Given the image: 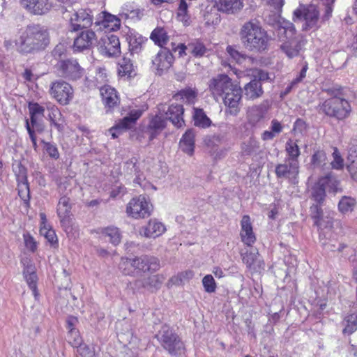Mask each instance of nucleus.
I'll return each mask as SVG.
<instances>
[{
  "label": "nucleus",
  "instance_id": "23",
  "mask_svg": "<svg viewBox=\"0 0 357 357\" xmlns=\"http://www.w3.org/2000/svg\"><path fill=\"white\" fill-rule=\"evenodd\" d=\"M22 6L30 13L35 15H43L51 8L49 0H20Z\"/></svg>",
  "mask_w": 357,
  "mask_h": 357
},
{
  "label": "nucleus",
  "instance_id": "63",
  "mask_svg": "<svg viewBox=\"0 0 357 357\" xmlns=\"http://www.w3.org/2000/svg\"><path fill=\"white\" fill-rule=\"evenodd\" d=\"M259 146L256 141L250 139L248 144H245V146L243 147V151L247 154H250L252 151H255Z\"/></svg>",
  "mask_w": 357,
  "mask_h": 357
},
{
  "label": "nucleus",
  "instance_id": "9",
  "mask_svg": "<svg viewBox=\"0 0 357 357\" xmlns=\"http://www.w3.org/2000/svg\"><path fill=\"white\" fill-rule=\"evenodd\" d=\"M158 336L162 347L171 354H176L183 348L182 342L168 326L162 327Z\"/></svg>",
  "mask_w": 357,
  "mask_h": 357
},
{
  "label": "nucleus",
  "instance_id": "49",
  "mask_svg": "<svg viewBox=\"0 0 357 357\" xmlns=\"http://www.w3.org/2000/svg\"><path fill=\"white\" fill-rule=\"evenodd\" d=\"M165 278L160 275H153L148 278V279L143 283V286L145 287L158 289Z\"/></svg>",
  "mask_w": 357,
  "mask_h": 357
},
{
  "label": "nucleus",
  "instance_id": "1",
  "mask_svg": "<svg viewBox=\"0 0 357 357\" xmlns=\"http://www.w3.org/2000/svg\"><path fill=\"white\" fill-rule=\"evenodd\" d=\"M50 42L47 29L38 24H33L28 26L22 32L19 39L15 42V45L18 52L28 54L44 50Z\"/></svg>",
  "mask_w": 357,
  "mask_h": 357
},
{
  "label": "nucleus",
  "instance_id": "10",
  "mask_svg": "<svg viewBox=\"0 0 357 357\" xmlns=\"http://www.w3.org/2000/svg\"><path fill=\"white\" fill-rule=\"evenodd\" d=\"M234 84L227 75L220 74L210 79L208 90L213 98L215 100H218L219 98L222 97Z\"/></svg>",
  "mask_w": 357,
  "mask_h": 357
},
{
  "label": "nucleus",
  "instance_id": "50",
  "mask_svg": "<svg viewBox=\"0 0 357 357\" xmlns=\"http://www.w3.org/2000/svg\"><path fill=\"white\" fill-rule=\"evenodd\" d=\"M204 289L207 293H213L216 289V283L211 275H206L202 279Z\"/></svg>",
  "mask_w": 357,
  "mask_h": 357
},
{
  "label": "nucleus",
  "instance_id": "5",
  "mask_svg": "<svg viewBox=\"0 0 357 357\" xmlns=\"http://www.w3.org/2000/svg\"><path fill=\"white\" fill-rule=\"evenodd\" d=\"M322 108L326 114L340 120L346 119L351 112L349 102L347 100L339 97H333L326 100L324 102Z\"/></svg>",
  "mask_w": 357,
  "mask_h": 357
},
{
  "label": "nucleus",
  "instance_id": "46",
  "mask_svg": "<svg viewBox=\"0 0 357 357\" xmlns=\"http://www.w3.org/2000/svg\"><path fill=\"white\" fill-rule=\"evenodd\" d=\"M326 187L321 185L320 180L312 188V197L315 202L321 204L322 203L326 197Z\"/></svg>",
  "mask_w": 357,
  "mask_h": 357
},
{
  "label": "nucleus",
  "instance_id": "30",
  "mask_svg": "<svg viewBox=\"0 0 357 357\" xmlns=\"http://www.w3.org/2000/svg\"><path fill=\"white\" fill-rule=\"evenodd\" d=\"M46 109L49 112L48 117L51 123L59 131H62L65 123L59 108L52 102H48L46 104Z\"/></svg>",
  "mask_w": 357,
  "mask_h": 357
},
{
  "label": "nucleus",
  "instance_id": "6",
  "mask_svg": "<svg viewBox=\"0 0 357 357\" xmlns=\"http://www.w3.org/2000/svg\"><path fill=\"white\" fill-rule=\"evenodd\" d=\"M294 15L296 20L303 22L302 26L305 31L316 30L319 27V12L315 6H301L294 11Z\"/></svg>",
  "mask_w": 357,
  "mask_h": 357
},
{
  "label": "nucleus",
  "instance_id": "58",
  "mask_svg": "<svg viewBox=\"0 0 357 357\" xmlns=\"http://www.w3.org/2000/svg\"><path fill=\"white\" fill-rule=\"evenodd\" d=\"M349 160H351V163L347 167L351 177L357 182V159H352L351 155H349Z\"/></svg>",
  "mask_w": 357,
  "mask_h": 357
},
{
  "label": "nucleus",
  "instance_id": "53",
  "mask_svg": "<svg viewBox=\"0 0 357 357\" xmlns=\"http://www.w3.org/2000/svg\"><path fill=\"white\" fill-rule=\"evenodd\" d=\"M347 324L343 329V333L345 334H351L357 329V317L354 315L348 317L346 320Z\"/></svg>",
  "mask_w": 357,
  "mask_h": 357
},
{
  "label": "nucleus",
  "instance_id": "27",
  "mask_svg": "<svg viewBox=\"0 0 357 357\" xmlns=\"http://www.w3.org/2000/svg\"><path fill=\"white\" fill-rule=\"evenodd\" d=\"M243 91L245 99L249 100L257 99L264 93L261 84L257 79H253L247 83L244 86Z\"/></svg>",
  "mask_w": 357,
  "mask_h": 357
},
{
  "label": "nucleus",
  "instance_id": "56",
  "mask_svg": "<svg viewBox=\"0 0 357 357\" xmlns=\"http://www.w3.org/2000/svg\"><path fill=\"white\" fill-rule=\"evenodd\" d=\"M23 238L25 247L32 252H34L37 250L38 244L33 237L27 233L23 235Z\"/></svg>",
  "mask_w": 357,
  "mask_h": 357
},
{
  "label": "nucleus",
  "instance_id": "48",
  "mask_svg": "<svg viewBox=\"0 0 357 357\" xmlns=\"http://www.w3.org/2000/svg\"><path fill=\"white\" fill-rule=\"evenodd\" d=\"M29 112L31 115V121L33 124L36 121V119L39 116H43L45 108L38 103H30L29 105Z\"/></svg>",
  "mask_w": 357,
  "mask_h": 357
},
{
  "label": "nucleus",
  "instance_id": "24",
  "mask_svg": "<svg viewBox=\"0 0 357 357\" xmlns=\"http://www.w3.org/2000/svg\"><path fill=\"white\" fill-rule=\"evenodd\" d=\"M243 262L252 272H258L264 269V261L257 250L246 252L242 255Z\"/></svg>",
  "mask_w": 357,
  "mask_h": 357
},
{
  "label": "nucleus",
  "instance_id": "19",
  "mask_svg": "<svg viewBox=\"0 0 357 357\" xmlns=\"http://www.w3.org/2000/svg\"><path fill=\"white\" fill-rule=\"evenodd\" d=\"M240 236L242 242L248 246H252L256 241V236L253 231L251 218L248 215H244L241 220Z\"/></svg>",
  "mask_w": 357,
  "mask_h": 357
},
{
  "label": "nucleus",
  "instance_id": "16",
  "mask_svg": "<svg viewBox=\"0 0 357 357\" xmlns=\"http://www.w3.org/2000/svg\"><path fill=\"white\" fill-rule=\"evenodd\" d=\"M174 61L172 54L167 49L160 50L152 59V65L157 74L161 75L170 68Z\"/></svg>",
  "mask_w": 357,
  "mask_h": 357
},
{
  "label": "nucleus",
  "instance_id": "7",
  "mask_svg": "<svg viewBox=\"0 0 357 357\" xmlns=\"http://www.w3.org/2000/svg\"><path fill=\"white\" fill-rule=\"evenodd\" d=\"M49 93L52 98L55 99L62 105L69 104L74 96L73 87L63 80H58L52 82Z\"/></svg>",
  "mask_w": 357,
  "mask_h": 357
},
{
  "label": "nucleus",
  "instance_id": "22",
  "mask_svg": "<svg viewBox=\"0 0 357 357\" xmlns=\"http://www.w3.org/2000/svg\"><path fill=\"white\" fill-rule=\"evenodd\" d=\"M137 274L140 272L155 271L159 268V261L157 258L151 256H141L135 257Z\"/></svg>",
  "mask_w": 357,
  "mask_h": 357
},
{
  "label": "nucleus",
  "instance_id": "39",
  "mask_svg": "<svg viewBox=\"0 0 357 357\" xmlns=\"http://www.w3.org/2000/svg\"><path fill=\"white\" fill-rule=\"evenodd\" d=\"M285 151L287 154L286 160L289 161H298V157L301 154L300 149L296 142L291 139L288 140L285 144Z\"/></svg>",
  "mask_w": 357,
  "mask_h": 357
},
{
  "label": "nucleus",
  "instance_id": "42",
  "mask_svg": "<svg viewBox=\"0 0 357 357\" xmlns=\"http://www.w3.org/2000/svg\"><path fill=\"white\" fill-rule=\"evenodd\" d=\"M188 4L185 0H180L177 10V19L181 22L184 26H188L190 24V17L188 13Z\"/></svg>",
  "mask_w": 357,
  "mask_h": 357
},
{
  "label": "nucleus",
  "instance_id": "13",
  "mask_svg": "<svg viewBox=\"0 0 357 357\" xmlns=\"http://www.w3.org/2000/svg\"><path fill=\"white\" fill-rule=\"evenodd\" d=\"M58 68L63 77L73 80L81 78L84 73V69L75 59L60 61Z\"/></svg>",
  "mask_w": 357,
  "mask_h": 357
},
{
  "label": "nucleus",
  "instance_id": "43",
  "mask_svg": "<svg viewBox=\"0 0 357 357\" xmlns=\"http://www.w3.org/2000/svg\"><path fill=\"white\" fill-rule=\"evenodd\" d=\"M22 179L24 181L19 183L17 185L18 195L26 206H29L30 199L29 186L24 176H22Z\"/></svg>",
  "mask_w": 357,
  "mask_h": 357
},
{
  "label": "nucleus",
  "instance_id": "38",
  "mask_svg": "<svg viewBox=\"0 0 357 357\" xmlns=\"http://www.w3.org/2000/svg\"><path fill=\"white\" fill-rule=\"evenodd\" d=\"M163 113L160 112V114L155 115L150 122L149 129L154 130L152 132L150 136V139H153L155 135L156 132L158 130H162L166 125V119L163 118Z\"/></svg>",
  "mask_w": 357,
  "mask_h": 357
},
{
  "label": "nucleus",
  "instance_id": "51",
  "mask_svg": "<svg viewBox=\"0 0 357 357\" xmlns=\"http://www.w3.org/2000/svg\"><path fill=\"white\" fill-rule=\"evenodd\" d=\"M326 155L324 151L318 150L312 156L311 163L314 167H320L325 164Z\"/></svg>",
  "mask_w": 357,
  "mask_h": 357
},
{
  "label": "nucleus",
  "instance_id": "31",
  "mask_svg": "<svg viewBox=\"0 0 357 357\" xmlns=\"http://www.w3.org/2000/svg\"><path fill=\"white\" fill-rule=\"evenodd\" d=\"M265 109L262 105H253L247 109V120L250 125H257L265 116Z\"/></svg>",
  "mask_w": 357,
  "mask_h": 357
},
{
  "label": "nucleus",
  "instance_id": "44",
  "mask_svg": "<svg viewBox=\"0 0 357 357\" xmlns=\"http://www.w3.org/2000/svg\"><path fill=\"white\" fill-rule=\"evenodd\" d=\"M133 65L130 59L123 57L119 63L118 73L120 76H131Z\"/></svg>",
  "mask_w": 357,
  "mask_h": 357
},
{
  "label": "nucleus",
  "instance_id": "15",
  "mask_svg": "<svg viewBox=\"0 0 357 357\" xmlns=\"http://www.w3.org/2000/svg\"><path fill=\"white\" fill-rule=\"evenodd\" d=\"M142 112L139 109H133L129 114L125 116L114 126L112 127L108 131L112 138L118 137L123 131L129 129L132 125L141 116Z\"/></svg>",
  "mask_w": 357,
  "mask_h": 357
},
{
  "label": "nucleus",
  "instance_id": "18",
  "mask_svg": "<svg viewBox=\"0 0 357 357\" xmlns=\"http://www.w3.org/2000/svg\"><path fill=\"white\" fill-rule=\"evenodd\" d=\"M70 24L73 31L89 27L93 22L91 11L86 9H79L70 17Z\"/></svg>",
  "mask_w": 357,
  "mask_h": 357
},
{
  "label": "nucleus",
  "instance_id": "26",
  "mask_svg": "<svg viewBox=\"0 0 357 357\" xmlns=\"http://www.w3.org/2000/svg\"><path fill=\"white\" fill-rule=\"evenodd\" d=\"M96 40V34L93 31L86 30L82 31L74 40V48L82 51L90 48Z\"/></svg>",
  "mask_w": 357,
  "mask_h": 357
},
{
  "label": "nucleus",
  "instance_id": "32",
  "mask_svg": "<svg viewBox=\"0 0 357 357\" xmlns=\"http://www.w3.org/2000/svg\"><path fill=\"white\" fill-rule=\"evenodd\" d=\"M100 238L105 241H109L114 245L120 243L121 236L119 230L116 227H106L99 229L98 232Z\"/></svg>",
  "mask_w": 357,
  "mask_h": 357
},
{
  "label": "nucleus",
  "instance_id": "33",
  "mask_svg": "<svg viewBox=\"0 0 357 357\" xmlns=\"http://www.w3.org/2000/svg\"><path fill=\"white\" fill-rule=\"evenodd\" d=\"M211 50L200 40H194L188 43V53L196 58L206 56Z\"/></svg>",
  "mask_w": 357,
  "mask_h": 357
},
{
  "label": "nucleus",
  "instance_id": "36",
  "mask_svg": "<svg viewBox=\"0 0 357 357\" xmlns=\"http://www.w3.org/2000/svg\"><path fill=\"white\" fill-rule=\"evenodd\" d=\"M197 90L195 88H185L181 90L175 96L176 99L182 100L188 104H194L197 98Z\"/></svg>",
  "mask_w": 357,
  "mask_h": 357
},
{
  "label": "nucleus",
  "instance_id": "59",
  "mask_svg": "<svg viewBox=\"0 0 357 357\" xmlns=\"http://www.w3.org/2000/svg\"><path fill=\"white\" fill-rule=\"evenodd\" d=\"M306 123L301 119H297L294 125L293 132L296 133L303 134L306 130Z\"/></svg>",
  "mask_w": 357,
  "mask_h": 357
},
{
  "label": "nucleus",
  "instance_id": "60",
  "mask_svg": "<svg viewBox=\"0 0 357 357\" xmlns=\"http://www.w3.org/2000/svg\"><path fill=\"white\" fill-rule=\"evenodd\" d=\"M254 79H257L259 82L261 81H268L270 80L271 78L267 72L264 71L262 70H257L253 75Z\"/></svg>",
  "mask_w": 357,
  "mask_h": 357
},
{
  "label": "nucleus",
  "instance_id": "54",
  "mask_svg": "<svg viewBox=\"0 0 357 357\" xmlns=\"http://www.w3.org/2000/svg\"><path fill=\"white\" fill-rule=\"evenodd\" d=\"M333 161L331 165L333 169H341L344 167V160L342 158L337 148H335L333 153Z\"/></svg>",
  "mask_w": 357,
  "mask_h": 357
},
{
  "label": "nucleus",
  "instance_id": "52",
  "mask_svg": "<svg viewBox=\"0 0 357 357\" xmlns=\"http://www.w3.org/2000/svg\"><path fill=\"white\" fill-rule=\"evenodd\" d=\"M227 52L231 59L238 63H242L246 59V56L244 54H242L231 46H228L227 47Z\"/></svg>",
  "mask_w": 357,
  "mask_h": 357
},
{
  "label": "nucleus",
  "instance_id": "47",
  "mask_svg": "<svg viewBox=\"0 0 357 357\" xmlns=\"http://www.w3.org/2000/svg\"><path fill=\"white\" fill-rule=\"evenodd\" d=\"M68 342L73 347H77V349L81 346H86L82 344V339L79 335V331L76 328H70L68 333Z\"/></svg>",
  "mask_w": 357,
  "mask_h": 357
},
{
  "label": "nucleus",
  "instance_id": "34",
  "mask_svg": "<svg viewBox=\"0 0 357 357\" xmlns=\"http://www.w3.org/2000/svg\"><path fill=\"white\" fill-rule=\"evenodd\" d=\"M195 134L192 129L188 130L180 140L181 150L189 155H192L195 149Z\"/></svg>",
  "mask_w": 357,
  "mask_h": 357
},
{
  "label": "nucleus",
  "instance_id": "37",
  "mask_svg": "<svg viewBox=\"0 0 357 357\" xmlns=\"http://www.w3.org/2000/svg\"><path fill=\"white\" fill-rule=\"evenodd\" d=\"M356 206V201L349 196L342 197L338 203V210L342 214L351 213Z\"/></svg>",
  "mask_w": 357,
  "mask_h": 357
},
{
  "label": "nucleus",
  "instance_id": "2",
  "mask_svg": "<svg viewBox=\"0 0 357 357\" xmlns=\"http://www.w3.org/2000/svg\"><path fill=\"white\" fill-rule=\"evenodd\" d=\"M240 36L244 47L250 51L261 52L268 48L270 38L257 22L244 23L240 30Z\"/></svg>",
  "mask_w": 357,
  "mask_h": 357
},
{
  "label": "nucleus",
  "instance_id": "61",
  "mask_svg": "<svg viewBox=\"0 0 357 357\" xmlns=\"http://www.w3.org/2000/svg\"><path fill=\"white\" fill-rule=\"evenodd\" d=\"M334 2V0H326V2L324 3V5L326 6L325 8V14L323 16L324 20H327L330 18L331 16L332 12H333V3Z\"/></svg>",
  "mask_w": 357,
  "mask_h": 357
},
{
  "label": "nucleus",
  "instance_id": "35",
  "mask_svg": "<svg viewBox=\"0 0 357 357\" xmlns=\"http://www.w3.org/2000/svg\"><path fill=\"white\" fill-rule=\"evenodd\" d=\"M192 118L195 126L206 128L211 124V119L206 116L202 109L193 107Z\"/></svg>",
  "mask_w": 357,
  "mask_h": 357
},
{
  "label": "nucleus",
  "instance_id": "62",
  "mask_svg": "<svg viewBox=\"0 0 357 357\" xmlns=\"http://www.w3.org/2000/svg\"><path fill=\"white\" fill-rule=\"evenodd\" d=\"M107 77V70L105 68H100L96 73V79L99 83H105L108 81Z\"/></svg>",
  "mask_w": 357,
  "mask_h": 357
},
{
  "label": "nucleus",
  "instance_id": "29",
  "mask_svg": "<svg viewBox=\"0 0 357 357\" xmlns=\"http://www.w3.org/2000/svg\"><path fill=\"white\" fill-rule=\"evenodd\" d=\"M96 24L102 25L104 28H107L111 31H116L121 26V20L114 15L102 12L99 14Z\"/></svg>",
  "mask_w": 357,
  "mask_h": 357
},
{
  "label": "nucleus",
  "instance_id": "40",
  "mask_svg": "<svg viewBox=\"0 0 357 357\" xmlns=\"http://www.w3.org/2000/svg\"><path fill=\"white\" fill-rule=\"evenodd\" d=\"M151 39L158 45L162 47L169 40V36L166 31L161 27L155 28L151 33Z\"/></svg>",
  "mask_w": 357,
  "mask_h": 357
},
{
  "label": "nucleus",
  "instance_id": "12",
  "mask_svg": "<svg viewBox=\"0 0 357 357\" xmlns=\"http://www.w3.org/2000/svg\"><path fill=\"white\" fill-rule=\"evenodd\" d=\"M242 98V90L236 84H234L230 89L223 95V102L228 108V112L231 115H236L239 111V104Z\"/></svg>",
  "mask_w": 357,
  "mask_h": 357
},
{
  "label": "nucleus",
  "instance_id": "64",
  "mask_svg": "<svg viewBox=\"0 0 357 357\" xmlns=\"http://www.w3.org/2000/svg\"><path fill=\"white\" fill-rule=\"evenodd\" d=\"M183 282V279L178 274L176 276L171 278L167 283L168 288L172 287L173 285H179Z\"/></svg>",
  "mask_w": 357,
  "mask_h": 357
},
{
  "label": "nucleus",
  "instance_id": "21",
  "mask_svg": "<svg viewBox=\"0 0 357 357\" xmlns=\"http://www.w3.org/2000/svg\"><path fill=\"white\" fill-rule=\"evenodd\" d=\"M165 107V106H162V112L165 116V119L169 120L176 127L181 128L184 124L183 106L176 104L167 107V109Z\"/></svg>",
  "mask_w": 357,
  "mask_h": 357
},
{
  "label": "nucleus",
  "instance_id": "3",
  "mask_svg": "<svg viewBox=\"0 0 357 357\" xmlns=\"http://www.w3.org/2000/svg\"><path fill=\"white\" fill-rule=\"evenodd\" d=\"M295 28L292 23L283 22L278 29V35L282 41L280 48L289 58H293L298 55L301 50V45L295 37Z\"/></svg>",
  "mask_w": 357,
  "mask_h": 357
},
{
  "label": "nucleus",
  "instance_id": "11",
  "mask_svg": "<svg viewBox=\"0 0 357 357\" xmlns=\"http://www.w3.org/2000/svg\"><path fill=\"white\" fill-rule=\"evenodd\" d=\"M98 50L101 54L107 57H116L121 54L120 42L115 35L106 36L101 38Z\"/></svg>",
  "mask_w": 357,
  "mask_h": 357
},
{
  "label": "nucleus",
  "instance_id": "17",
  "mask_svg": "<svg viewBox=\"0 0 357 357\" xmlns=\"http://www.w3.org/2000/svg\"><path fill=\"white\" fill-rule=\"evenodd\" d=\"M167 229L165 225L157 219H150L147 224L139 229V234L147 238H155L162 236Z\"/></svg>",
  "mask_w": 357,
  "mask_h": 357
},
{
  "label": "nucleus",
  "instance_id": "57",
  "mask_svg": "<svg viewBox=\"0 0 357 357\" xmlns=\"http://www.w3.org/2000/svg\"><path fill=\"white\" fill-rule=\"evenodd\" d=\"M77 357H96L93 349L88 346H81L77 349Z\"/></svg>",
  "mask_w": 357,
  "mask_h": 357
},
{
  "label": "nucleus",
  "instance_id": "41",
  "mask_svg": "<svg viewBox=\"0 0 357 357\" xmlns=\"http://www.w3.org/2000/svg\"><path fill=\"white\" fill-rule=\"evenodd\" d=\"M119 268L124 275H135L137 274L135 261L134 258H122L119 264Z\"/></svg>",
  "mask_w": 357,
  "mask_h": 357
},
{
  "label": "nucleus",
  "instance_id": "14",
  "mask_svg": "<svg viewBox=\"0 0 357 357\" xmlns=\"http://www.w3.org/2000/svg\"><path fill=\"white\" fill-rule=\"evenodd\" d=\"M57 214L60 222L66 231L70 229L73 225V215L71 213L70 199L66 197L60 198L57 205Z\"/></svg>",
  "mask_w": 357,
  "mask_h": 357
},
{
  "label": "nucleus",
  "instance_id": "45",
  "mask_svg": "<svg viewBox=\"0 0 357 357\" xmlns=\"http://www.w3.org/2000/svg\"><path fill=\"white\" fill-rule=\"evenodd\" d=\"M321 185L326 187V190L337 192L340 190L339 181L333 176H327L319 178Z\"/></svg>",
  "mask_w": 357,
  "mask_h": 357
},
{
  "label": "nucleus",
  "instance_id": "25",
  "mask_svg": "<svg viewBox=\"0 0 357 357\" xmlns=\"http://www.w3.org/2000/svg\"><path fill=\"white\" fill-rule=\"evenodd\" d=\"M218 10L227 14L239 12L244 6L243 0H214Z\"/></svg>",
  "mask_w": 357,
  "mask_h": 357
},
{
  "label": "nucleus",
  "instance_id": "28",
  "mask_svg": "<svg viewBox=\"0 0 357 357\" xmlns=\"http://www.w3.org/2000/svg\"><path fill=\"white\" fill-rule=\"evenodd\" d=\"M100 92L106 107L112 108L119 104V98L114 88L109 85H104L100 87Z\"/></svg>",
  "mask_w": 357,
  "mask_h": 357
},
{
  "label": "nucleus",
  "instance_id": "55",
  "mask_svg": "<svg viewBox=\"0 0 357 357\" xmlns=\"http://www.w3.org/2000/svg\"><path fill=\"white\" fill-rule=\"evenodd\" d=\"M43 144L44 150L49 156L54 160H57L59 158V153L56 146L50 142H43Z\"/></svg>",
  "mask_w": 357,
  "mask_h": 357
},
{
  "label": "nucleus",
  "instance_id": "8",
  "mask_svg": "<svg viewBox=\"0 0 357 357\" xmlns=\"http://www.w3.org/2000/svg\"><path fill=\"white\" fill-rule=\"evenodd\" d=\"M300 164L299 162L284 160L283 162L275 165V174L280 179L288 180L291 183H298Z\"/></svg>",
  "mask_w": 357,
  "mask_h": 357
},
{
  "label": "nucleus",
  "instance_id": "20",
  "mask_svg": "<svg viewBox=\"0 0 357 357\" xmlns=\"http://www.w3.org/2000/svg\"><path fill=\"white\" fill-rule=\"evenodd\" d=\"M21 263L24 266L23 273L24 275L26 281L32 290L34 296L36 298L38 296L36 282L37 275L36 273V267L30 258L25 257L21 260Z\"/></svg>",
  "mask_w": 357,
  "mask_h": 357
},
{
  "label": "nucleus",
  "instance_id": "4",
  "mask_svg": "<svg viewBox=\"0 0 357 357\" xmlns=\"http://www.w3.org/2000/svg\"><path fill=\"white\" fill-rule=\"evenodd\" d=\"M153 205L145 195H139L131 199L126 205V212L133 219H144L149 217L153 211Z\"/></svg>",
  "mask_w": 357,
  "mask_h": 357
}]
</instances>
